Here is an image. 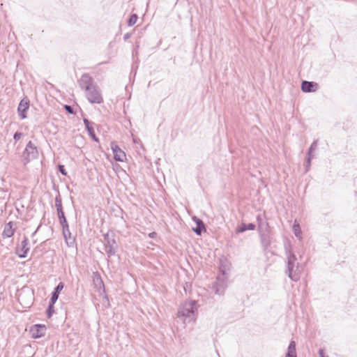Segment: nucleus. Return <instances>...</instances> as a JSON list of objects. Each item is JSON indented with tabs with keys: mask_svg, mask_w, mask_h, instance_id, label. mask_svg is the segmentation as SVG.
<instances>
[{
	"mask_svg": "<svg viewBox=\"0 0 357 357\" xmlns=\"http://www.w3.org/2000/svg\"><path fill=\"white\" fill-rule=\"evenodd\" d=\"M284 248L287 259L285 273L290 280L297 282L301 278V267L295 254L291 251V245H285Z\"/></svg>",
	"mask_w": 357,
	"mask_h": 357,
	"instance_id": "obj_1",
	"label": "nucleus"
},
{
	"mask_svg": "<svg viewBox=\"0 0 357 357\" xmlns=\"http://www.w3.org/2000/svg\"><path fill=\"white\" fill-rule=\"evenodd\" d=\"M230 270V264L227 259H221L220 264V272L217 277V281L215 284V294L218 295L223 294L225 288L227 286V278Z\"/></svg>",
	"mask_w": 357,
	"mask_h": 357,
	"instance_id": "obj_2",
	"label": "nucleus"
},
{
	"mask_svg": "<svg viewBox=\"0 0 357 357\" xmlns=\"http://www.w3.org/2000/svg\"><path fill=\"white\" fill-rule=\"evenodd\" d=\"M196 302L190 301L185 302L180 306L177 315L183 322H190L196 319Z\"/></svg>",
	"mask_w": 357,
	"mask_h": 357,
	"instance_id": "obj_3",
	"label": "nucleus"
},
{
	"mask_svg": "<svg viewBox=\"0 0 357 357\" xmlns=\"http://www.w3.org/2000/svg\"><path fill=\"white\" fill-rule=\"evenodd\" d=\"M38 156V150L37 147L29 141L22 153V162L24 165H26L31 160L37 158Z\"/></svg>",
	"mask_w": 357,
	"mask_h": 357,
	"instance_id": "obj_4",
	"label": "nucleus"
},
{
	"mask_svg": "<svg viewBox=\"0 0 357 357\" xmlns=\"http://www.w3.org/2000/svg\"><path fill=\"white\" fill-rule=\"evenodd\" d=\"M86 96L88 100L91 103L100 104L103 101L100 91L96 86L87 89L86 91Z\"/></svg>",
	"mask_w": 357,
	"mask_h": 357,
	"instance_id": "obj_5",
	"label": "nucleus"
},
{
	"mask_svg": "<svg viewBox=\"0 0 357 357\" xmlns=\"http://www.w3.org/2000/svg\"><path fill=\"white\" fill-rule=\"evenodd\" d=\"M110 146L114 154V160L119 162H123L126 158L125 152L114 142H111Z\"/></svg>",
	"mask_w": 357,
	"mask_h": 357,
	"instance_id": "obj_6",
	"label": "nucleus"
},
{
	"mask_svg": "<svg viewBox=\"0 0 357 357\" xmlns=\"http://www.w3.org/2000/svg\"><path fill=\"white\" fill-rule=\"evenodd\" d=\"M29 107V100L27 98H23L18 106L17 111L22 119L26 117V112Z\"/></svg>",
	"mask_w": 357,
	"mask_h": 357,
	"instance_id": "obj_7",
	"label": "nucleus"
},
{
	"mask_svg": "<svg viewBox=\"0 0 357 357\" xmlns=\"http://www.w3.org/2000/svg\"><path fill=\"white\" fill-rule=\"evenodd\" d=\"M29 249L30 248L28 246V239L24 238V239L21 242L20 245L17 247L16 253L20 258H24L26 257Z\"/></svg>",
	"mask_w": 357,
	"mask_h": 357,
	"instance_id": "obj_8",
	"label": "nucleus"
},
{
	"mask_svg": "<svg viewBox=\"0 0 357 357\" xmlns=\"http://www.w3.org/2000/svg\"><path fill=\"white\" fill-rule=\"evenodd\" d=\"M79 86L85 91L93 87L94 85L92 84V78L88 74H84L79 79Z\"/></svg>",
	"mask_w": 357,
	"mask_h": 357,
	"instance_id": "obj_9",
	"label": "nucleus"
},
{
	"mask_svg": "<svg viewBox=\"0 0 357 357\" xmlns=\"http://www.w3.org/2000/svg\"><path fill=\"white\" fill-rule=\"evenodd\" d=\"M105 240L107 241L105 248L106 253L108 255L109 257L114 255L116 252V250L114 246V245L115 244L114 240L110 241L109 239V235L107 234L105 236Z\"/></svg>",
	"mask_w": 357,
	"mask_h": 357,
	"instance_id": "obj_10",
	"label": "nucleus"
},
{
	"mask_svg": "<svg viewBox=\"0 0 357 357\" xmlns=\"http://www.w3.org/2000/svg\"><path fill=\"white\" fill-rule=\"evenodd\" d=\"M93 283L95 288L99 292L100 295L103 294L105 293V285L100 276L98 274L94 275Z\"/></svg>",
	"mask_w": 357,
	"mask_h": 357,
	"instance_id": "obj_11",
	"label": "nucleus"
},
{
	"mask_svg": "<svg viewBox=\"0 0 357 357\" xmlns=\"http://www.w3.org/2000/svg\"><path fill=\"white\" fill-rule=\"evenodd\" d=\"M317 86V84L314 82L303 81L301 84V89L304 92H312L316 90Z\"/></svg>",
	"mask_w": 357,
	"mask_h": 357,
	"instance_id": "obj_12",
	"label": "nucleus"
},
{
	"mask_svg": "<svg viewBox=\"0 0 357 357\" xmlns=\"http://www.w3.org/2000/svg\"><path fill=\"white\" fill-rule=\"evenodd\" d=\"M255 229V225L252 223L249 224H241L239 227L236 228V233H243L247 230H254Z\"/></svg>",
	"mask_w": 357,
	"mask_h": 357,
	"instance_id": "obj_13",
	"label": "nucleus"
},
{
	"mask_svg": "<svg viewBox=\"0 0 357 357\" xmlns=\"http://www.w3.org/2000/svg\"><path fill=\"white\" fill-rule=\"evenodd\" d=\"M84 123L91 137L97 142L98 138L96 137L94 129L90 125V121L87 119H84Z\"/></svg>",
	"mask_w": 357,
	"mask_h": 357,
	"instance_id": "obj_14",
	"label": "nucleus"
},
{
	"mask_svg": "<svg viewBox=\"0 0 357 357\" xmlns=\"http://www.w3.org/2000/svg\"><path fill=\"white\" fill-rule=\"evenodd\" d=\"M286 357H296V343L294 341L290 342Z\"/></svg>",
	"mask_w": 357,
	"mask_h": 357,
	"instance_id": "obj_15",
	"label": "nucleus"
},
{
	"mask_svg": "<svg viewBox=\"0 0 357 357\" xmlns=\"http://www.w3.org/2000/svg\"><path fill=\"white\" fill-rule=\"evenodd\" d=\"M194 219L197 223V227L196 228L194 229V231L197 234L200 235L202 234V230L205 229L204 225L201 220L197 218H195Z\"/></svg>",
	"mask_w": 357,
	"mask_h": 357,
	"instance_id": "obj_16",
	"label": "nucleus"
},
{
	"mask_svg": "<svg viewBox=\"0 0 357 357\" xmlns=\"http://www.w3.org/2000/svg\"><path fill=\"white\" fill-rule=\"evenodd\" d=\"M293 231L294 235L298 238L302 239V231L301 229L300 225L297 220H295L293 225Z\"/></svg>",
	"mask_w": 357,
	"mask_h": 357,
	"instance_id": "obj_17",
	"label": "nucleus"
},
{
	"mask_svg": "<svg viewBox=\"0 0 357 357\" xmlns=\"http://www.w3.org/2000/svg\"><path fill=\"white\" fill-rule=\"evenodd\" d=\"M14 234V230L12 228L11 222H9L7 224L4 228V230L3 231V236L4 237H11Z\"/></svg>",
	"mask_w": 357,
	"mask_h": 357,
	"instance_id": "obj_18",
	"label": "nucleus"
},
{
	"mask_svg": "<svg viewBox=\"0 0 357 357\" xmlns=\"http://www.w3.org/2000/svg\"><path fill=\"white\" fill-rule=\"evenodd\" d=\"M59 222L61 225L62 226L63 236L64 238H66V232H68L69 235L70 234L67 220L66 219H65Z\"/></svg>",
	"mask_w": 357,
	"mask_h": 357,
	"instance_id": "obj_19",
	"label": "nucleus"
},
{
	"mask_svg": "<svg viewBox=\"0 0 357 357\" xmlns=\"http://www.w3.org/2000/svg\"><path fill=\"white\" fill-rule=\"evenodd\" d=\"M37 327V332H33V336L34 337H39L43 335V331H44V327L41 326H36Z\"/></svg>",
	"mask_w": 357,
	"mask_h": 357,
	"instance_id": "obj_20",
	"label": "nucleus"
},
{
	"mask_svg": "<svg viewBox=\"0 0 357 357\" xmlns=\"http://www.w3.org/2000/svg\"><path fill=\"white\" fill-rule=\"evenodd\" d=\"M137 19H138L137 15L136 14H132L128 20V26H133L137 22Z\"/></svg>",
	"mask_w": 357,
	"mask_h": 357,
	"instance_id": "obj_21",
	"label": "nucleus"
},
{
	"mask_svg": "<svg viewBox=\"0 0 357 357\" xmlns=\"http://www.w3.org/2000/svg\"><path fill=\"white\" fill-rule=\"evenodd\" d=\"M54 304L50 303L48 308L47 310V317L50 318L52 317V315L54 314Z\"/></svg>",
	"mask_w": 357,
	"mask_h": 357,
	"instance_id": "obj_22",
	"label": "nucleus"
},
{
	"mask_svg": "<svg viewBox=\"0 0 357 357\" xmlns=\"http://www.w3.org/2000/svg\"><path fill=\"white\" fill-rule=\"evenodd\" d=\"M317 140H315L312 142V144H311L310 149H309V151H308V153H307V155H313L312 154V151H314L316 149H317Z\"/></svg>",
	"mask_w": 357,
	"mask_h": 357,
	"instance_id": "obj_23",
	"label": "nucleus"
},
{
	"mask_svg": "<svg viewBox=\"0 0 357 357\" xmlns=\"http://www.w3.org/2000/svg\"><path fill=\"white\" fill-rule=\"evenodd\" d=\"M55 206L56 208V210L63 208L61 199L60 196H57L55 198Z\"/></svg>",
	"mask_w": 357,
	"mask_h": 357,
	"instance_id": "obj_24",
	"label": "nucleus"
},
{
	"mask_svg": "<svg viewBox=\"0 0 357 357\" xmlns=\"http://www.w3.org/2000/svg\"><path fill=\"white\" fill-rule=\"evenodd\" d=\"M58 298H59L58 293L53 291L52 294V297L50 298V303H52V304L54 305V303L57 301Z\"/></svg>",
	"mask_w": 357,
	"mask_h": 357,
	"instance_id": "obj_25",
	"label": "nucleus"
},
{
	"mask_svg": "<svg viewBox=\"0 0 357 357\" xmlns=\"http://www.w3.org/2000/svg\"><path fill=\"white\" fill-rule=\"evenodd\" d=\"M313 157H314V155H307V161H306V171L308 170V169L311 165V160Z\"/></svg>",
	"mask_w": 357,
	"mask_h": 357,
	"instance_id": "obj_26",
	"label": "nucleus"
},
{
	"mask_svg": "<svg viewBox=\"0 0 357 357\" xmlns=\"http://www.w3.org/2000/svg\"><path fill=\"white\" fill-rule=\"evenodd\" d=\"M63 289V284L62 282L59 283L57 287L54 289V292L58 293L59 294V292Z\"/></svg>",
	"mask_w": 357,
	"mask_h": 357,
	"instance_id": "obj_27",
	"label": "nucleus"
},
{
	"mask_svg": "<svg viewBox=\"0 0 357 357\" xmlns=\"http://www.w3.org/2000/svg\"><path fill=\"white\" fill-rule=\"evenodd\" d=\"M59 172L63 174V175H66L67 174V172H66V169L64 168V166L63 165H59Z\"/></svg>",
	"mask_w": 357,
	"mask_h": 357,
	"instance_id": "obj_28",
	"label": "nucleus"
},
{
	"mask_svg": "<svg viewBox=\"0 0 357 357\" xmlns=\"http://www.w3.org/2000/svg\"><path fill=\"white\" fill-rule=\"evenodd\" d=\"M22 135V134L21 132H15L14 135V137H13L14 139L19 140L21 138Z\"/></svg>",
	"mask_w": 357,
	"mask_h": 357,
	"instance_id": "obj_29",
	"label": "nucleus"
},
{
	"mask_svg": "<svg viewBox=\"0 0 357 357\" xmlns=\"http://www.w3.org/2000/svg\"><path fill=\"white\" fill-rule=\"evenodd\" d=\"M57 211V214H58V217L60 218L61 216L62 215H64V213L63 211V208H61V209H58L56 210Z\"/></svg>",
	"mask_w": 357,
	"mask_h": 357,
	"instance_id": "obj_30",
	"label": "nucleus"
},
{
	"mask_svg": "<svg viewBox=\"0 0 357 357\" xmlns=\"http://www.w3.org/2000/svg\"><path fill=\"white\" fill-rule=\"evenodd\" d=\"M65 108H66V109L69 113H71V114L73 113V109H72V107H71L70 106H69V105H66V106H65Z\"/></svg>",
	"mask_w": 357,
	"mask_h": 357,
	"instance_id": "obj_31",
	"label": "nucleus"
},
{
	"mask_svg": "<svg viewBox=\"0 0 357 357\" xmlns=\"http://www.w3.org/2000/svg\"><path fill=\"white\" fill-rule=\"evenodd\" d=\"M68 237L70 238V234L69 235L68 232H66V238H65V240L68 244Z\"/></svg>",
	"mask_w": 357,
	"mask_h": 357,
	"instance_id": "obj_32",
	"label": "nucleus"
},
{
	"mask_svg": "<svg viewBox=\"0 0 357 357\" xmlns=\"http://www.w3.org/2000/svg\"><path fill=\"white\" fill-rule=\"evenodd\" d=\"M155 236H156V233L155 232H152V233L149 234V236L151 238H154Z\"/></svg>",
	"mask_w": 357,
	"mask_h": 357,
	"instance_id": "obj_33",
	"label": "nucleus"
},
{
	"mask_svg": "<svg viewBox=\"0 0 357 357\" xmlns=\"http://www.w3.org/2000/svg\"><path fill=\"white\" fill-rule=\"evenodd\" d=\"M124 40H127L130 38V34L129 33H126L124 35Z\"/></svg>",
	"mask_w": 357,
	"mask_h": 357,
	"instance_id": "obj_34",
	"label": "nucleus"
},
{
	"mask_svg": "<svg viewBox=\"0 0 357 357\" xmlns=\"http://www.w3.org/2000/svg\"><path fill=\"white\" fill-rule=\"evenodd\" d=\"M59 221H61V220H65L66 218L65 215H62L60 218H59Z\"/></svg>",
	"mask_w": 357,
	"mask_h": 357,
	"instance_id": "obj_35",
	"label": "nucleus"
}]
</instances>
